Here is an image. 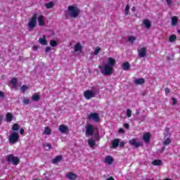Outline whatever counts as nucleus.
Here are the masks:
<instances>
[{"label": "nucleus", "mask_w": 180, "mask_h": 180, "mask_svg": "<svg viewBox=\"0 0 180 180\" xmlns=\"http://www.w3.org/2000/svg\"><path fill=\"white\" fill-rule=\"evenodd\" d=\"M116 65V60L113 58H108V63L103 66L98 65V69L103 75L107 77L113 74V67Z\"/></svg>", "instance_id": "f257e3e1"}, {"label": "nucleus", "mask_w": 180, "mask_h": 180, "mask_svg": "<svg viewBox=\"0 0 180 180\" xmlns=\"http://www.w3.org/2000/svg\"><path fill=\"white\" fill-rule=\"evenodd\" d=\"M68 11L70 18H78L80 13L79 9L74 6H69L68 7Z\"/></svg>", "instance_id": "f03ea898"}, {"label": "nucleus", "mask_w": 180, "mask_h": 180, "mask_svg": "<svg viewBox=\"0 0 180 180\" xmlns=\"http://www.w3.org/2000/svg\"><path fill=\"white\" fill-rule=\"evenodd\" d=\"M20 139V137L19 134L13 132L9 136L8 141L10 144H16V143L19 141Z\"/></svg>", "instance_id": "7ed1b4c3"}, {"label": "nucleus", "mask_w": 180, "mask_h": 180, "mask_svg": "<svg viewBox=\"0 0 180 180\" xmlns=\"http://www.w3.org/2000/svg\"><path fill=\"white\" fill-rule=\"evenodd\" d=\"M36 25H37V14L34 13L30 19L28 27H30V29H34V27H36Z\"/></svg>", "instance_id": "20e7f679"}, {"label": "nucleus", "mask_w": 180, "mask_h": 180, "mask_svg": "<svg viewBox=\"0 0 180 180\" xmlns=\"http://www.w3.org/2000/svg\"><path fill=\"white\" fill-rule=\"evenodd\" d=\"M8 162H13V165H18L20 162V159L16 156H13V154L8 155L7 156Z\"/></svg>", "instance_id": "39448f33"}, {"label": "nucleus", "mask_w": 180, "mask_h": 180, "mask_svg": "<svg viewBox=\"0 0 180 180\" xmlns=\"http://www.w3.org/2000/svg\"><path fill=\"white\" fill-rule=\"evenodd\" d=\"M95 91H94L93 90H86L84 92V96L86 99H87L88 101L89 99H92V98H95Z\"/></svg>", "instance_id": "423d86ee"}, {"label": "nucleus", "mask_w": 180, "mask_h": 180, "mask_svg": "<svg viewBox=\"0 0 180 180\" xmlns=\"http://www.w3.org/2000/svg\"><path fill=\"white\" fill-rule=\"evenodd\" d=\"M89 120H94L96 123H99L101 122V117H99V114L98 112H91L89 116H88Z\"/></svg>", "instance_id": "0eeeda50"}, {"label": "nucleus", "mask_w": 180, "mask_h": 180, "mask_svg": "<svg viewBox=\"0 0 180 180\" xmlns=\"http://www.w3.org/2000/svg\"><path fill=\"white\" fill-rule=\"evenodd\" d=\"M94 133H95V129L94 128V126L91 124H88L86 126V134L87 136H94Z\"/></svg>", "instance_id": "6e6552de"}, {"label": "nucleus", "mask_w": 180, "mask_h": 180, "mask_svg": "<svg viewBox=\"0 0 180 180\" xmlns=\"http://www.w3.org/2000/svg\"><path fill=\"white\" fill-rule=\"evenodd\" d=\"M138 53L139 58H143V57H146V56H147V48L143 47L140 49H138Z\"/></svg>", "instance_id": "1a4fd4ad"}, {"label": "nucleus", "mask_w": 180, "mask_h": 180, "mask_svg": "<svg viewBox=\"0 0 180 180\" xmlns=\"http://www.w3.org/2000/svg\"><path fill=\"white\" fill-rule=\"evenodd\" d=\"M129 143L130 146H133L134 147H136V148H139V147H141V142H137L136 141V139H132L129 141Z\"/></svg>", "instance_id": "9d476101"}, {"label": "nucleus", "mask_w": 180, "mask_h": 180, "mask_svg": "<svg viewBox=\"0 0 180 180\" xmlns=\"http://www.w3.org/2000/svg\"><path fill=\"white\" fill-rule=\"evenodd\" d=\"M151 139V134H150V132H146L143 134V140L145 141L146 143H150V140Z\"/></svg>", "instance_id": "9b49d317"}, {"label": "nucleus", "mask_w": 180, "mask_h": 180, "mask_svg": "<svg viewBox=\"0 0 180 180\" xmlns=\"http://www.w3.org/2000/svg\"><path fill=\"white\" fill-rule=\"evenodd\" d=\"M37 20H38V22H39V26H44L46 25V22L44 21V16L43 15H39L38 18H37Z\"/></svg>", "instance_id": "f8f14e48"}, {"label": "nucleus", "mask_w": 180, "mask_h": 180, "mask_svg": "<svg viewBox=\"0 0 180 180\" xmlns=\"http://www.w3.org/2000/svg\"><path fill=\"white\" fill-rule=\"evenodd\" d=\"M119 143H120V139H115L112 141V148H117L119 147Z\"/></svg>", "instance_id": "ddd939ff"}, {"label": "nucleus", "mask_w": 180, "mask_h": 180, "mask_svg": "<svg viewBox=\"0 0 180 180\" xmlns=\"http://www.w3.org/2000/svg\"><path fill=\"white\" fill-rule=\"evenodd\" d=\"M58 129L60 133H66V131H68V127L65 124H60Z\"/></svg>", "instance_id": "4468645a"}, {"label": "nucleus", "mask_w": 180, "mask_h": 180, "mask_svg": "<svg viewBox=\"0 0 180 180\" xmlns=\"http://www.w3.org/2000/svg\"><path fill=\"white\" fill-rule=\"evenodd\" d=\"M66 176H67V178H68V179H70V180H75L78 177V176H77V174H75L72 172L68 173L66 174Z\"/></svg>", "instance_id": "2eb2a0df"}, {"label": "nucleus", "mask_w": 180, "mask_h": 180, "mask_svg": "<svg viewBox=\"0 0 180 180\" xmlns=\"http://www.w3.org/2000/svg\"><path fill=\"white\" fill-rule=\"evenodd\" d=\"M39 43L42 44V46H47V39H46V35H43L41 38L39 39Z\"/></svg>", "instance_id": "dca6fc26"}, {"label": "nucleus", "mask_w": 180, "mask_h": 180, "mask_svg": "<svg viewBox=\"0 0 180 180\" xmlns=\"http://www.w3.org/2000/svg\"><path fill=\"white\" fill-rule=\"evenodd\" d=\"M135 85H143L146 82L144 78L136 79L134 81Z\"/></svg>", "instance_id": "f3484780"}, {"label": "nucleus", "mask_w": 180, "mask_h": 180, "mask_svg": "<svg viewBox=\"0 0 180 180\" xmlns=\"http://www.w3.org/2000/svg\"><path fill=\"white\" fill-rule=\"evenodd\" d=\"M10 84H11L13 88L16 89L18 85V79L16 77H13L10 82Z\"/></svg>", "instance_id": "a211bd4d"}, {"label": "nucleus", "mask_w": 180, "mask_h": 180, "mask_svg": "<svg viewBox=\"0 0 180 180\" xmlns=\"http://www.w3.org/2000/svg\"><path fill=\"white\" fill-rule=\"evenodd\" d=\"M6 119L8 123H11V122L13 120V115H12L11 112H8L6 115Z\"/></svg>", "instance_id": "6ab92c4d"}, {"label": "nucleus", "mask_w": 180, "mask_h": 180, "mask_svg": "<svg viewBox=\"0 0 180 180\" xmlns=\"http://www.w3.org/2000/svg\"><path fill=\"white\" fill-rule=\"evenodd\" d=\"M75 53H78V51H82V45H81V43H77L75 45Z\"/></svg>", "instance_id": "aec40b11"}, {"label": "nucleus", "mask_w": 180, "mask_h": 180, "mask_svg": "<svg viewBox=\"0 0 180 180\" xmlns=\"http://www.w3.org/2000/svg\"><path fill=\"white\" fill-rule=\"evenodd\" d=\"M143 23L146 29L151 27V22L148 19L143 20Z\"/></svg>", "instance_id": "412c9836"}, {"label": "nucleus", "mask_w": 180, "mask_h": 180, "mask_svg": "<svg viewBox=\"0 0 180 180\" xmlns=\"http://www.w3.org/2000/svg\"><path fill=\"white\" fill-rule=\"evenodd\" d=\"M105 161L106 162V164H108L109 165H112L113 163V158H112V156L110 155H108L107 157H105Z\"/></svg>", "instance_id": "4be33fe9"}, {"label": "nucleus", "mask_w": 180, "mask_h": 180, "mask_svg": "<svg viewBox=\"0 0 180 180\" xmlns=\"http://www.w3.org/2000/svg\"><path fill=\"white\" fill-rule=\"evenodd\" d=\"M152 165H155V167H160L162 165V161L161 160H155L152 162Z\"/></svg>", "instance_id": "5701e85b"}, {"label": "nucleus", "mask_w": 180, "mask_h": 180, "mask_svg": "<svg viewBox=\"0 0 180 180\" xmlns=\"http://www.w3.org/2000/svg\"><path fill=\"white\" fill-rule=\"evenodd\" d=\"M122 69L124 71H128V70H130V63H129V62H124L122 64Z\"/></svg>", "instance_id": "b1692460"}, {"label": "nucleus", "mask_w": 180, "mask_h": 180, "mask_svg": "<svg viewBox=\"0 0 180 180\" xmlns=\"http://www.w3.org/2000/svg\"><path fill=\"white\" fill-rule=\"evenodd\" d=\"M61 160H63V156L58 155L53 159L52 162H53V164H57V162H60V161H61Z\"/></svg>", "instance_id": "393cba45"}, {"label": "nucleus", "mask_w": 180, "mask_h": 180, "mask_svg": "<svg viewBox=\"0 0 180 180\" xmlns=\"http://www.w3.org/2000/svg\"><path fill=\"white\" fill-rule=\"evenodd\" d=\"M43 134H46L47 136H50V134H51V129H50L49 127H46L44 128V131L43 132Z\"/></svg>", "instance_id": "a878e982"}, {"label": "nucleus", "mask_w": 180, "mask_h": 180, "mask_svg": "<svg viewBox=\"0 0 180 180\" xmlns=\"http://www.w3.org/2000/svg\"><path fill=\"white\" fill-rule=\"evenodd\" d=\"M32 101H34V102H37L40 101V96L39 94H34L31 97Z\"/></svg>", "instance_id": "bb28decb"}, {"label": "nucleus", "mask_w": 180, "mask_h": 180, "mask_svg": "<svg viewBox=\"0 0 180 180\" xmlns=\"http://www.w3.org/2000/svg\"><path fill=\"white\" fill-rule=\"evenodd\" d=\"M11 129L13 131H18V130H19L20 129V126H19V124L15 123L13 124Z\"/></svg>", "instance_id": "cd10ccee"}, {"label": "nucleus", "mask_w": 180, "mask_h": 180, "mask_svg": "<svg viewBox=\"0 0 180 180\" xmlns=\"http://www.w3.org/2000/svg\"><path fill=\"white\" fill-rule=\"evenodd\" d=\"M178 23V17L174 16L172 18V26H176Z\"/></svg>", "instance_id": "c85d7f7f"}, {"label": "nucleus", "mask_w": 180, "mask_h": 180, "mask_svg": "<svg viewBox=\"0 0 180 180\" xmlns=\"http://www.w3.org/2000/svg\"><path fill=\"white\" fill-rule=\"evenodd\" d=\"M88 144H89V147H91V148H92L93 147H95L96 143H95V141H94V139H89Z\"/></svg>", "instance_id": "c756f323"}, {"label": "nucleus", "mask_w": 180, "mask_h": 180, "mask_svg": "<svg viewBox=\"0 0 180 180\" xmlns=\"http://www.w3.org/2000/svg\"><path fill=\"white\" fill-rule=\"evenodd\" d=\"M53 6H54V3L53 1L45 4V7L46 8V9H51Z\"/></svg>", "instance_id": "7c9ffc66"}, {"label": "nucleus", "mask_w": 180, "mask_h": 180, "mask_svg": "<svg viewBox=\"0 0 180 180\" xmlns=\"http://www.w3.org/2000/svg\"><path fill=\"white\" fill-rule=\"evenodd\" d=\"M58 44L57 43V41L56 40L51 39L50 41V46L51 47H56V46H58Z\"/></svg>", "instance_id": "2f4dec72"}, {"label": "nucleus", "mask_w": 180, "mask_h": 180, "mask_svg": "<svg viewBox=\"0 0 180 180\" xmlns=\"http://www.w3.org/2000/svg\"><path fill=\"white\" fill-rule=\"evenodd\" d=\"M20 89H21L22 93L25 94L26 92V91H27V89H29V87L26 84H24L21 86Z\"/></svg>", "instance_id": "473e14b6"}, {"label": "nucleus", "mask_w": 180, "mask_h": 180, "mask_svg": "<svg viewBox=\"0 0 180 180\" xmlns=\"http://www.w3.org/2000/svg\"><path fill=\"white\" fill-rule=\"evenodd\" d=\"M175 40H176V35L175 34H172L169 37V41L171 43L175 41Z\"/></svg>", "instance_id": "72a5a7b5"}, {"label": "nucleus", "mask_w": 180, "mask_h": 180, "mask_svg": "<svg viewBox=\"0 0 180 180\" xmlns=\"http://www.w3.org/2000/svg\"><path fill=\"white\" fill-rule=\"evenodd\" d=\"M171 144V139L167 138L163 141V146H169Z\"/></svg>", "instance_id": "f704fd0d"}, {"label": "nucleus", "mask_w": 180, "mask_h": 180, "mask_svg": "<svg viewBox=\"0 0 180 180\" xmlns=\"http://www.w3.org/2000/svg\"><path fill=\"white\" fill-rule=\"evenodd\" d=\"M101 47L99 46H97L95 50H94V56H98L99 54V53L101 52Z\"/></svg>", "instance_id": "c9c22d12"}, {"label": "nucleus", "mask_w": 180, "mask_h": 180, "mask_svg": "<svg viewBox=\"0 0 180 180\" xmlns=\"http://www.w3.org/2000/svg\"><path fill=\"white\" fill-rule=\"evenodd\" d=\"M130 11V6H129V4H127L125 7V10H124V15L126 16H127V15H129V11Z\"/></svg>", "instance_id": "e433bc0d"}, {"label": "nucleus", "mask_w": 180, "mask_h": 180, "mask_svg": "<svg viewBox=\"0 0 180 180\" xmlns=\"http://www.w3.org/2000/svg\"><path fill=\"white\" fill-rule=\"evenodd\" d=\"M134 41H136V37L130 36L128 37V41H130V43H133Z\"/></svg>", "instance_id": "4c0bfd02"}, {"label": "nucleus", "mask_w": 180, "mask_h": 180, "mask_svg": "<svg viewBox=\"0 0 180 180\" xmlns=\"http://www.w3.org/2000/svg\"><path fill=\"white\" fill-rule=\"evenodd\" d=\"M42 146L44 148L47 147L48 148V150H51V145H50L49 143H43Z\"/></svg>", "instance_id": "58836bf2"}, {"label": "nucleus", "mask_w": 180, "mask_h": 180, "mask_svg": "<svg viewBox=\"0 0 180 180\" xmlns=\"http://www.w3.org/2000/svg\"><path fill=\"white\" fill-rule=\"evenodd\" d=\"M127 117H131V111L130 109H127Z\"/></svg>", "instance_id": "ea45409f"}, {"label": "nucleus", "mask_w": 180, "mask_h": 180, "mask_svg": "<svg viewBox=\"0 0 180 180\" xmlns=\"http://www.w3.org/2000/svg\"><path fill=\"white\" fill-rule=\"evenodd\" d=\"M172 101V105H174L175 106V105H176V103H178V101H176V99L174 97L171 98Z\"/></svg>", "instance_id": "a19ab883"}, {"label": "nucleus", "mask_w": 180, "mask_h": 180, "mask_svg": "<svg viewBox=\"0 0 180 180\" xmlns=\"http://www.w3.org/2000/svg\"><path fill=\"white\" fill-rule=\"evenodd\" d=\"M23 103H25V105H29L30 103V101L27 98H24Z\"/></svg>", "instance_id": "79ce46f5"}, {"label": "nucleus", "mask_w": 180, "mask_h": 180, "mask_svg": "<svg viewBox=\"0 0 180 180\" xmlns=\"http://www.w3.org/2000/svg\"><path fill=\"white\" fill-rule=\"evenodd\" d=\"M20 134H21V136H23L25 134V129L23 128H20Z\"/></svg>", "instance_id": "37998d69"}, {"label": "nucleus", "mask_w": 180, "mask_h": 180, "mask_svg": "<svg viewBox=\"0 0 180 180\" xmlns=\"http://www.w3.org/2000/svg\"><path fill=\"white\" fill-rule=\"evenodd\" d=\"M51 50V48L50 46H46L45 49V53H49Z\"/></svg>", "instance_id": "c03bdc74"}, {"label": "nucleus", "mask_w": 180, "mask_h": 180, "mask_svg": "<svg viewBox=\"0 0 180 180\" xmlns=\"http://www.w3.org/2000/svg\"><path fill=\"white\" fill-rule=\"evenodd\" d=\"M165 92L166 95H167V94H169V92H170L169 88H168V87L165 88Z\"/></svg>", "instance_id": "a18cd8bd"}, {"label": "nucleus", "mask_w": 180, "mask_h": 180, "mask_svg": "<svg viewBox=\"0 0 180 180\" xmlns=\"http://www.w3.org/2000/svg\"><path fill=\"white\" fill-rule=\"evenodd\" d=\"M0 98H5V93L4 91H0Z\"/></svg>", "instance_id": "49530a36"}, {"label": "nucleus", "mask_w": 180, "mask_h": 180, "mask_svg": "<svg viewBox=\"0 0 180 180\" xmlns=\"http://www.w3.org/2000/svg\"><path fill=\"white\" fill-rule=\"evenodd\" d=\"M120 148H123L124 147V141H121L119 144Z\"/></svg>", "instance_id": "de8ad7c7"}, {"label": "nucleus", "mask_w": 180, "mask_h": 180, "mask_svg": "<svg viewBox=\"0 0 180 180\" xmlns=\"http://www.w3.org/2000/svg\"><path fill=\"white\" fill-rule=\"evenodd\" d=\"M96 141H99V140H101V136L99 134L96 135Z\"/></svg>", "instance_id": "09e8293b"}, {"label": "nucleus", "mask_w": 180, "mask_h": 180, "mask_svg": "<svg viewBox=\"0 0 180 180\" xmlns=\"http://www.w3.org/2000/svg\"><path fill=\"white\" fill-rule=\"evenodd\" d=\"M166 2L167 3V5H172V0H166Z\"/></svg>", "instance_id": "8fccbe9b"}, {"label": "nucleus", "mask_w": 180, "mask_h": 180, "mask_svg": "<svg viewBox=\"0 0 180 180\" xmlns=\"http://www.w3.org/2000/svg\"><path fill=\"white\" fill-rule=\"evenodd\" d=\"M119 133H121L122 134H123V133H124V129L120 128L119 130H118Z\"/></svg>", "instance_id": "3c124183"}, {"label": "nucleus", "mask_w": 180, "mask_h": 180, "mask_svg": "<svg viewBox=\"0 0 180 180\" xmlns=\"http://www.w3.org/2000/svg\"><path fill=\"white\" fill-rule=\"evenodd\" d=\"M2 120H4V115H0V124H2Z\"/></svg>", "instance_id": "603ef678"}, {"label": "nucleus", "mask_w": 180, "mask_h": 180, "mask_svg": "<svg viewBox=\"0 0 180 180\" xmlns=\"http://www.w3.org/2000/svg\"><path fill=\"white\" fill-rule=\"evenodd\" d=\"M124 127H125V129H129V124L127 123L124 124Z\"/></svg>", "instance_id": "864d4df0"}, {"label": "nucleus", "mask_w": 180, "mask_h": 180, "mask_svg": "<svg viewBox=\"0 0 180 180\" xmlns=\"http://www.w3.org/2000/svg\"><path fill=\"white\" fill-rule=\"evenodd\" d=\"M107 180H115V179L113 177L110 176L108 179H107Z\"/></svg>", "instance_id": "5fc2aeb1"}, {"label": "nucleus", "mask_w": 180, "mask_h": 180, "mask_svg": "<svg viewBox=\"0 0 180 180\" xmlns=\"http://www.w3.org/2000/svg\"><path fill=\"white\" fill-rule=\"evenodd\" d=\"M39 49V46H34V50H37Z\"/></svg>", "instance_id": "6e6d98bb"}, {"label": "nucleus", "mask_w": 180, "mask_h": 180, "mask_svg": "<svg viewBox=\"0 0 180 180\" xmlns=\"http://www.w3.org/2000/svg\"><path fill=\"white\" fill-rule=\"evenodd\" d=\"M167 61H169V60H171V57L170 56H167Z\"/></svg>", "instance_id": "4d7b16f0"}, {"label": "nucleus", "mask_w": 180, "mask_h": 180, "mask_svg": "<svg viewBox=\"0 0 180 180\" xmlns=\"http://www.w3.org/2000/svg\"><path fill=\"white\" fill-rule=\"evenodd\" d=\"M165 146H164L162 148V151H165Z\"/></svg>", "instance_id": "13d9d810"}, {"label": "nucleus", "mask_w": 180, "mask_h": 180, "mask_svg": "<svg viewBox=\"0 0 180 180\" xmlns=\"http://www.w3.org/2000/svg\"><path fill=\"white\" fill-rule=\"evenodd\" d=\"M163 180H172V179L167 178V179H163Z\"/></svg>", "instance_id": "bf43d9fd"}, {"label": "nucleus", "mask_w": 180, "mask_h": 180, "mask_svg": "<svg viewBox=\"0 0 180 180\" xmlns=\"http://www.w3.org/2000/svg\"><path fill=\"white\" fill-rule=\"evenodd\" d=\"M33 180H40V179H33Z\"/></svg>", "instance_id": "052dcab7"}, {"label": "nucleus", "mask_w": 180, "mask_h": 180, "mask_svg": "<svg viewBox=\"0 0 180 180\" xmlns=\"http://www.w3.org/2000/svg\"><path fill=\"white\" fill-rule=\"evenodd\" d=\"M178 32H179V33H180V30H178Z\"/></svg>", "instance_id": "680f3d73"}, {"label": "nucleus", "mask_w": 180, "mask_h": 180, "mask_svg": "<svg viewBox=\"0 0 180 180\" xmlns=\"http://www.w3.org/2000/svg\"><path fill=\"white\" fill-rule=\"evenodd\" d=\"M133 9H134V7L131 9V11H133Z\"/></svg>", "instance_id": "e2e57ef3"}]
</instances>
